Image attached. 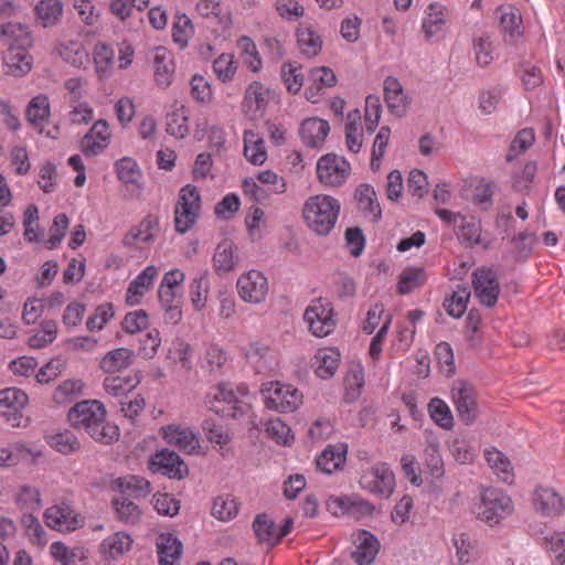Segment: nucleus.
Here are the masks:
<instances>
[{
    "instance_id": "obj_58",
    "label": "nucleus",
    "mask_w": 565,
    "mask_h": 565,
    "mask_svg": "<svg viewBox=\"0 0 565 565\" xmlns=\"http://www.w3.org/2000/svg\"><path fill=\"white\" fill-rule=\"evenodd\" d=\"M115 169L117 177L126 184H135L140 178V170L136 161L131 158L125 157L116 161Z\"/></svg>"
},
{
    "instance_id": "obj_52",
    "label": "nucleus",
    "mask_w": 565,
    "mask_h": 565,
    "mask_svg": "<svg viewBox=\"0 0 565 565\" xmlns=\"http://www.w3.org/2000/svg\"><path fill=\"white\" fill-rule=\"evenodd\" d=\"M49 445L55 449L56 451L63 455H71L81 449V443L77 437L65 430L63 433H57L49 438Z\"/></svg>"
},
{
    "instance_id": "obj_51",
    "label": "nucleus",
    "mask_w": 565,
    "mask_h": 565,
    "mask_svg": "<svg viewBox=\"0 0 565 565\" xmlns=\"http://www.w3.org/2000/svg\"><path fill=\"white\" fill-rule=\"evenodd\" d=\"M426 276L423 268H405L399 275L397 290L401 295L412 292L425 282Z\"/></svg>"
},
{
    "instance_id": "obj_24",
    "label": "nucleus",
    "mask_w": 565,
    "mask_h": 565,
    "mask_svg": "<svg viewBox=\"0 0 565 565\" xmlns=\"http://www.w3.org/2000/svg\"><path fill=\"white\" fill-rule=\"evenodd\" d=\"M213 268L218 275H224L236 268L239 257L233 242L224 239L217 244L212 258Z\"/></svg>"
},
{
    "instance_id": "obj_31",
    "label": "nucleus",
    "mask_w": 565,
    "mask_h": 565,
    "mask_svg": "<svg viewBox=\"0 0 565 565\" xmlns=\"http://www.w3.org/2000/svg\"><path fill=\"white\" fill-rule=\"evenodd\" d=\"M340 363V353L334 348L319 349L315 354L316 374L321 379L334 375Z\"/></svg>"
},
{
    "instance_id": "obj_61",
    "label": "nucleus",
    "mask_w": 565,
    "mask_h": 565,
    "mask_svg": "<svg viewBox=\"0 0 565 565\" xmlns=\"http://www.w3.org/2000/svg\"><path fill=\"white\" fill-rule=\"evenodd\" d=\"M504 93H505V87H503L501 85L480 92V94H479L480 110L486 115L492 114L497 109V106Z\"/></svg>"
},
{
    "instance_id": "obj_26",
    "label": "nucleus",
    "mask_w": 565,
    "mask_h": 565,
    "mask_svg": "<svg viewBox=\"0 0 565 565\" xmlns=\"http://www.w3.org/2000/svg\"><path fill=\"white\" fill-rule=\"evenodd\" d=\"M245 358L257 373L269 372L275 364V356L270 348L259 342H252L246 347Z\"/></svg>"
},
{
    "instance_id": "obj_8",
    "label": "nucleus",
    "mask_w": 565,
    "mask_h": 565,
    "mask_svg": "<svg viewBox=\"0 0 565 565\" xmlns=\"http://www.w3.org/2000/svg\"><path fill=\"white\" fill-rule=\"evenodd\" d=\"M359 483L370 493L388 498L394 491L395 477L387 463L379 462L363 471Z\"/></svg>"
},
{
    "instance_id": "obj_44",
    "label": "nucleus",
    "mask_w": 565,
    "mask_h": 565,
    "mask_svg": "<svg viewBox=\"0 0 565 565\" xmlns=\"http://www.w3.org/2000/svg\"><path fill=\"white\" fill-rule=\"evenodd\" d=\"M431 420L444 429H451L454 426V417L449 406L439 397H434L427 406Z\"/></svg>"
},
{
    "instance_id": "obj_62",
    "label": "nucleus",
    "mask_w": 565,
    "mask_h": 565,
    "mask_svg": "<svg viewBox=\"0 0 565 565\" xmlns=\"http://www.w3.org/2000/svg\"><path fill=\"white\" fill-rule=\"evenodd\" d=\"M244 104L248 110L257 111L266 106L265 89L259 82L249 84L245 92Z\"/></svg>"
},
{
    "instance_id": "obj_23",
    "label": "nucleus",
    "mask_w": 565,
    "mask_h": 565,
    "mask_svg": "<svg viewBox=\"0 0 565 565\" xmlns=\"http://www.w3.org/2000/svg\"><path fill=\"white\" fill-rule=\"evenodd\" d=\"M348 445L339 443L328 446L317 458V468L327 475H331L343 468L347 460Z\"/></svg>"
},
{
    "instance_id": "obj_63",
    "label": "nucleus",
    "mask_w": 565,
    "mask_h": 565,
    "mask_svg": "<svg viewBox=\"0 0 565 565\" xmlns=\"http://www.w3.org/2000/svg\"><path fill=\"white\" fill-rule=\"evenodd\" d=\"M338 505L348 513H359L370 515L374 511V507L366 500L359 497H343L335 500Z\"/></svg>"
},
{
    "instance_id": "obj_57",
    "label": "nucleus",
    "mask_w": 565,
    "mask_h": 565,
    "mask_svg": "<svg viewBox=\"0 0 565 565\" xmlns=\"http://www.w3.org/2000/svg\"><path fill=\"white\" fill-rule=\"evenodd\" d=\"M281 77L291 94H297L303 85V74L301 66L296 63H284L281 66Z\"/></svg>"
},
{
    "instance_id": "obj_55",
    "label": "nucleus",
    "mask_w": 565,
    "mask_h": 565,
    "mask_svg": "<svg viewBox=\"0 0 565 565\" xmlns=\"http://www.w3.org/2000/svg\"><path fill=\"white\" fill-rule=\"evenodd\" d=\"M253 529L255 535L260 543L276 544V525L266 514H258L254 522Z\"/></svg>"
},
{
    "instance_id": "obj_12",
    "label": "nucleus",
    "mask_w": 565,
    "mask_h": 565,
    "mask_svg": "<svg viewBox=\"0 0 565 565\" xmlns=\"http://www.w3.org/2000/svg\"><path fill=\"white\" fill-rule=\"evenodd\" d=\"M179 204L182 207L179 213V233H185L195 224L201 212V196L196 186H183L179 192Z\"/></svg>"
},
{
    "instance_id": "obj_40",
    "label": "nucleus",
    "mask_w": 565,
    "mask_h": 565,
    "mask_svg": "<svg viewBox=\"0 0 565 565\" xmlns=\"http://www.w3.org/2000/svg\"><path fill=\"white\" fill-rule=\"evenodd\" d=\"M244 156L253 164H263L267 159L263 139L253 131L244 134Z\"/></svg>"
},
{
    "instance_id": "obj_10",
    "label": "nucleus",
    "mask_w": 565,
    "mask_h": 565,
    "mask_svg": "<svg viewBox=\"0 0 565 565\" xmlns=\"http://www.w3.org/2000/svg\"><path fill=\"white\" fill-rule=\"evenodd\" d=\"M472 287L481 305L491 308L497 303L501 289L495 270L490 267L477 268L472 273Z\"/></svg>"
},
{
    "instance_id": "obj_20",
    "label": "nucleus",
    "mask_w": 565,
    "mask_h": 565,
    "mask_svg": "<svg viewBox=\"0 0 565 565\" xmlns=\"http://www.w3.org/2000/svg\"><path fill=\"white\" fill-rule=\"evenodd\" d=\"M384 100L388 110L397 116H405L409 106V100L404 93L402 84L397 78L388 76L384 81Z\"/></svg>"
},
{
    "instance_id": "obj_14",
    "label": "nucleus",
    "mask_w": 565,
    "mask_h": 565,
    "mask_svg": "<svg viewBox=\"0 0 565 565\" xmlns=\"http://www.w3.org/2000/svg\"><path fill=\"white\" fill-rule=\"evenodd\" d=\"M451 394L460 420L471 425L479 414L475 390L469 384L460 382L452 387Z\"/></svg>"
},
{
    "instance_id": "obj_3",
    "label": "nucleus",
    "mask_w": 565,
    "mask_h": 565,
    "mask_svg": "<svg viewBox=\"0 0 565 565\" xmlns=\"http://www.w3.org/2000/svg\"><path fill=\"white\" fill-rule=\"evenodd\" d=\"M340 209L339 200L319 194L305 202L302 214L307 226L316 234L324 236L334 227Z\"/></svg>"
},
{
    "instance_id": "obj_47",
    "label": "nucleus",
    "mask_w": 565,
    "mask_h": 565,
    "mask_svg": "<svg viewBox=\"0 0 565 565\" xmlns=\"http://www.w3.org/2000/svg\"><path fill=\"white\" fill-rule=\"evenodd\" d=\"M359 109H354L348 114L345 124V143L348 149L358 153L362 147V132L359 130L358 122L360 120Z\"/></svg>"
},
{
    "instance_id": "obj_6",
    "label": "nucleus",
    "mask_w": 565,
    "mask_h": 565,
    "mask_svg": "<svg viewBox=\"0 0 565 565\" xmlns=\"http://www.w3.org/2000/svg\"><path fill=\"white\" fill-rule=\"evenodd\" d=\"M265 406L280 413L294 412L302 403V394L292 385L270 383L262 390Z\"/></svg>"
},
{
    "instance_id": "obj_46",
    "label": "nucleus",
    "mask_w": 565,
    "mask_h": 565,
    "mask_svg": "<svg viewBox=\"0 0 565 565\" xmlns=\"http://www.w3.org/2000/svg\"><path fill=\"white\" fill-rule=\"evenodd\" d=\"M113 507L117 518L126 524H136L141 515L139 507L125 495L113 499Z\"/></svg>"
},
{
    "instance_id": "obj_60",
    "label": "nucleus",
    "mask_w": 565,
    "mask_h": 565,
    "mask_svg": "<svg viewBox=\"0 0 565 565\" xmlns=\"http://www.w3.org/2000/svg\"><path fill=\"white\" fill-rule=\"evenodd\" d=\"M382 114V105L380 97L375 95H369L365 99V129L369 134L374 132L379 126Z\"/></svg>"
},
{
    "instance_id": "obj_39",
    "label": "nucleus",
    "mask_w": 565,
    "mask_h": 565,
    "mask_svg": "<svg viewBox=\"0 0 565 565\" xmlns=\"http://www.w3.org/2000/svg\"><path fill=\"white\" fill-rule=\"evenodd\" d=\"M131 544L132 540L129 534L117 532L103 541L102 548L107 557L116 559L128 552Z\"/></svg>"
},
{
    "instance_id": "obj_16",
    "label": "nucleus",
    "mask_w": 565,
    "mask_h": 565,
    "mask_svg": "<svg viewBox=\"0 0 565 565\" xmlns=\"http://www.w3.org/2000/svg\"><path fill=\"white\" fill-rule=\"evenodd\" d=\"M44 520L49 527L61 532L74 531L79 525L77 515L66 503L47 508L44 512Z\"/></svg>"
},
{
    "instance_id": "obj_43",
    "label": "nucleus",
    "mask_w": 565,
    "mask_h": 565,
    "mask_svg": "<svg viewBox=\"0 0 565 565\" xmlns=\"http://www.w3.org/2000/svg\"><path fill=\"white\" fill-rule=\"evenodd\" d=\"M58 53L65 62L74 66H83L88 62V53L83 44L77 40L68 39L67 41L62 42L60 44Z\"/></svg>"
},
{
    "instance_id": "obj_19",
    "label": "nucleus",
    "mask_w": 565,
    "mask_h": 565,
    "mask_svg": "<svg viewBox=\"0 0 565 565\" xmlns=\"http://www.w3.org/2000/svg\"><path fill=\"white\" fill-rule=\"evenodd\" d=\"M309 82L305 95L309 102L315 104L319 102L324 88L333 87L337 84V76L331 68L320 66L310 71Z\"/></svg>"
},
{
    "instance_id": "obj_4",
    "label": "nucleus",
    "mask_w": 565,
    "mask_h": 565,
    "mask_svg": "<svg viewBox=\"0 0 565 565\" xmlns=\"http://www.w3.org/2000/svg\"><path fill=\"white\" fill-rule=\"evenodd\" d=\"M512 499L501 489L487 488L475 507L477 518L490 525L498 524L513 512Z\"/></svg>"
},
{
    "instance_id": "obj_49",
    "label": "nucleus",
    "mask_w": 565,
    "mask_h": 565,
    "mask_svg": "<svg viewBox=\"0 0 565 565\" xmlns=\"http://www.w3.org/2000/svg\"><path fill=\"white\" fill-rule=\"evenodd\" d=\"M543 547L554 554V565L565 564V532H550L542 537Z\"/></svg>"
},
{
    "instance_id": "obj_7",
    "label": "nucleus",
    "mask_w": 565,
    "mask_h": 565,
    "mask_svg": "<svg viewBox=\"0 0 565 565\" xmlns=\"http://www.w3.org/2000/svg\"><path fill=\"white\" fill-rule=\"evenodd\" d=\"M303 319L309 331L318 338L329 335L335 328L332 305L322 298L313 299L307 307Z\"/></svg>"
},
{
    "instance_id": "obj_64",
    "label": "nucleus",
    "mask_w": 565,
    "mask_h": 565,
    "mask_svg": "<svg viewBox=\"0 0 565 565\" xmlns=\"http://www.w3.org/2000/svg\"><path fill=\"white\" fill-rule=\"evenodd\" d=\"M266 431L278 444L290 445L294 439L291 429L280 418L269 419L266 424Z\"/></svg>"
},
{
    "instance_id": "obj_27",
    "label": "nucleus",
    "mask_w": 565,
    "mask_h": 565,
    "mask_svg": "<svg viewBox=\"0 0 565 565\" xmlns=\"http://www.w3.org/2000/svg\"><path fill=\"white\" fill-rule=\"evenodd\" d=\"M157 275L154 266L146 267L128 286L126 292V303L136 306L140 303L142 296L152 286L153 278Z\"/></svg>"
},
{
    "instance_id": "obj_30",
    "label": "nucleus",
    "mask_w": 565,
    "mask_h": 565,
    "mask_svg": "<svg viewBox=\"0 0 565 565\" xmlns=\"http://www.w3.org/2000/svg\"><path fill=\"white\" fill-rule=\"evenodd\" d=\"M449 21V10L439 2H433L427 7L426 18L423 21V29L426 35L443 32Z\"/></svg>"
},
{
    "instance_id": "obj_50",
    "label": "nucleus",
    "mask_w": 565,
    "mask_h": 565,
    "mask_svg": "<svg viewBox=\"0 0 565 565\" xmlns=\"http://www.w3.org/2000/svg\"><path fill=\"white\" fill-rule=\"evenodd\" d=\"M140 382V379L135 376H109L104 380V388L113 396L126 395L132 391Z\"/></svg>"
},
{
    "instance_id": "obj_53",
    "label": "nucleus",
    "mask_w": 565,
    "mask_h": 565,
    "mask_svg": "<svg viewBox=\"0 0 565 565\" xmlns=\"http://www.w3.org/2000/svg\"><path fill=\"white\" fill-rule=\"evenodd\" d=\"M475 60L478 65L488 66L497 55V46L491 38H476L473 40Z\"/></svg>"
},
{
    "instance_id": "obj_9",
    "label": "nucleus",
    "mask_w": 565,
    "mask_h": 565,
    "mask_svg": "<svg viewBox=\"0 0 565 565\" xmlns=\"http://www.w3.org/2000/svg\"><path fill=\"white\" fill-rule=\"evenodd\" d=\"M29 38H11L6 52L3 53V63L7 67L6 73L14 77L26 75L33 65V58L28 52L30 42L24 43Z\"/></svg>"
},
{
    "instance_id": "obj_41",
    "label": "nucleus",
    "mask_w": 565,
    "mask_h": 565,
    "mask_svg": "<svg viewBox=\"0 0 565 565\" xmlns=\"http://www.w3.org/2000/svg\"><path fill=\"white\" fill-rule=\"evenodd\" d=\"M157 226V220L147 216L139 225L131 228L122 238V244L126 247H135L137 242H150L153 237L152 230Z\"/></svg>"
},
{
    "instance_id": "obj_18",
    "label": "nucleus",
    "mask_w": 565,
    "mask_h": 565,
    "mask_svg": "<svg viewBox=\"0 0 565 565\" xmlns=\"http://www.w3.org/2000/svg\"><path fill=\"white\" fill-rule=\"evenodd\" d=\"M534 509L546 516H555L563 512V498L552 488L539 486L533 492Z\"/></svg>"
},
{
    "instance_id": "obj_59",
    "label": "nucleus",
    "mask_w": 565,
    "mask_h": 565,
    "mask_svg": "<svg viewBox=\"0 0 565 565\" xmlns=\"http://www.w3.org/2000/svg\"><path fill=\"white\" fill-rule=\"evenodd\" d=\"M535 137L534 132L531 129H523L518 132V135L512 140L509 152L507 154V161L511 162L516 157L526 151L534 142Z\"/></svg>"
},
{
    "instance_id": "obj_54",
    "label": "nucleus",
    "mask_w": 565,
    "mask_h": 565,
    "mask_svg": "<svg viewBox=\"0 0 565 565\" xmlns=\"http://www.w3.org/2000/svg\"><path fill=\"white\" fill-rule=\"evenodd\" d=\"M470 298V291L467 287H458L449 299H446L444 307L447 313L454 318H460L466 309Z\"/></svg>"
},
{
    "instance_id": "obj_42",
    "label": "nucleus",
    "mask_w": 565,
    "mask_h": 565,
    "mask_svg": "<svg viewBox=\"0 0 565 565\" xmlns=\"http://www.w3.org/2000/svg\"><path fill=\"white\" fill-rule=\"evenodd\" d=\"M196 10L202 17H213L225 30L231 25V13L223 7L220 0H200Z\"/></svg>"
},
{
    "instance_id": "obj_5",
    "label": "nucleus",
    "mask_w": 565,
    "mask_h": 565,
    "mask_svg": "<svg viewBox=\"0 0 565 565\" xmlns=\"http://www.w3.org/2000/svg\"><path fill=\"white\" fill-rule=\"evenodd\" d=\"M29 404V396L18 387H7L0 391V416L11 427H25L29 417L24 409Z\"/></svg>"
},
{
    "instance_id": "obj_11",
    "label": "nucleus",
    "mask_w": 565,
    "mask_h": 565,
    "mask_svg": "<svg viewBox=\"0 0 565 565\" xmlns=\"http://www.w3.org/2000/svg\"><path fill=\"white\" fill-rule=\"evenodd\" d=\"M350 164L335 154H326L318 160L317 175L320 182L329 186H339L347 180Z\"/></svg>"
},
{
    "instance_id": "obj_36",
    "label": "nucleus",
    "mask_w": 565,
    "mask_h": 565,
    "mask_svg": "<svg viewBox=\"0 0 565 565\" xmlns=\"http://www.w3.org/2000/svg\"><path fill=\"white\" fill-rule=\"evenodd\" d=\"M175 288H177V270L171 269L168 271L158 290V298L161 307L170 313V318H173L174 310V298H175Z\"/></svg>"
},
{
    "instance_id": "obj_29",
    "label": "nucleus",
    "mask_w": 565,
    "mask_h": 565,
    "mask_svg": "<svg viewBox=\"0 0 565 565\" xmlns=\"http://www.w3.org/2000/svg\"><path fill=\"white\" fill-rule=\"evenodd\" d=\"M135 360V352L127 348H118L109 351L99 363L105 373L114 374L127 369Z\"/></svg>"
},
{
    "instance_id": "obj_34",
    "label": "nucleus",
    "mask_w": 565,
    "mask_h": 565,
    "mask_svg": "<svg viewBox=\"0 0 565 565\" xmlns=\"http://www.w3.org/2000/svg\"><path fill=\"white\" fill-rule=\"evenodd\" d=\"M148 468L153 473H161L169 478L177 477V454L163 448L150 457Z\"/></svg>"
},
{
    "instance_id": "obj_38",
    "label": "nucleus",
    "mask_w": 565,
    "mask_h": 565,
    "mask_svg": "<svg viewBox=\"0 0 565 565\" xmlns=\"http://www.w3.org/2000/svg\"><path fill=\"white\" fill-rule=\"evenodd\" d=\"M159 565L177 563V536L172 533H160L156 540Z\"/></svg>"
},
{
    "instance_id": "obj_28",
    "label": "nucleus",
    "mask_w": 565,
    "mask_h": 565,
    "mask_svg": "<svg viewBox=\"0 0 565 565\" xmlns=\"http://www.w3.org/2000/svg\"><path fill=\"white\" fill-rule=\"evenodd\" d=\"M153 63L157 85L163 89L169 87L174 75V63L171 54L164 47H157Z\"/></svg>"
},
{
    "instance_id": "obj_45",
    "label": "nucleus",
    "mask_w": 565,
    "mask_h": 565,
    "mask_svg": "<svg viewBox=\"0 0 565 565\" xmlns=\"http://www.w3.org/2000/svg\"><path fill=\"white\" fill-rule=\"evenodd\" d=\"M34 11L44 26L54 25L63 14V3L61 0H41Z\"/></svg>"
},
{
    "instance_id": "obj_37",
    "label": "nucleus",
    "mask_w": 565,
    "mask_h": 565,
    "mask_svg": "<svg viewBox=\"0 0 565 565\" xmlns=\"http://www.w3.org/2000/svg\"><path fill=\"white\" fill-rule=\"evenodd\" d=\"M118 488L121 491V495H132L135 498L147 497L152 488L151 483L140 476H126L117 480Z\"/></svg>"
},
{
    "instance_id": "obj_56",
    "label": "nucleus",
    "mask_w": 565,
    "mask_h": 565,
    "mask_svg": "<svg viewBox=\"0 0 565 565\" xmlns=\"http://www.w3.org/2000/svg\"><path fill=\"white\" fill-rule=\"evenodd\" d=\"M56 333V322L54 320H44L41 322V331L30 337L28 344L32 349H42L55 340Z\"/></svg>"
},
{
    "instance_id": "obj_32",
    "label": "nucleus",
    "mask_w": 565,
    "mask_h": 565,
    "mask_svg": "<svg viewBox=\"0 0 565 565\" xmlns=\"http://www.w3.org/2000/svg\"><path fill=\"white\" fill-rule=\"evenodd\" d=\"M458 239L466 247H473L481 243V223L475 216H462L457 230H454Z\"/></svg>"
},
{
    "instance_id": "obj_33",
    "label": "nucleus",
    "mask_w": 565,
    "mask_h": 565,
    "mask_svg": "<svg viewBox=\"0 0 565 565\" xmlns=\"http://www.w3.org/2000/svg\"><path fill=\"white\" fill-rule=\"evenodd\" d=\"M484 457L490 468L501 481L505 483L513 481V468L509 458L503 452L497 448H490L486 449Z\"/></svg>"
},
{
    "instance_id": "obj_22",
    "label": "nucleus",
    "mask_w": 565,
    "mask_h": 565,
    "mask_svg": "<svg viewBox=\"0 0 565 565\" xmlns=\"http://www.w3.org/2000/svg\"><path fill=\"white\" fill-rule=\"evenodd\" d=\"M330 125L327 120L321 118H308L301 122L300 137L302 142L310 148H320L328 134Z\"/></svg>"
},
{
    "instance_id": "obj_21",
    "label": "nucleus",
    "mask_w": 565,
    "mask_h": 565,
    "mask_svg": "<svg viewBox=\"0 0 565 565\" xmlns=\"http://www.w3.org/2000/svg\"><path fill=\"white\" fill-rule=\"evenodd\" d=\"M356 548L352 552V558L358 565H370L379 553L380 543L369 531L362 530L354 535Z\"/></svg>"
},
{
    "instance_id": "obj_15",
    "label": "nucleus",
    "mask_w": 565,
    "mask_h": 565,
    "mask_svg": "<svg viewBox=\"0 0 565 565\" xmlns=\"http://www.w3.org/2000/svg\"><path fill=\"white\" fill-rule=\"evenodd\" d=\"M110 142V131L106 120L94 122L81 140V150L87 157H95L103 152Z\"/></svg>"
},
{
    "instance_id": "obj_2",
    "label": "nucleus",
    "mask_w": 565,
    "mask_h": 565,
    "mask_svg": "<svg viewBox=\"0 0 565 565\" xmlns=\"http://www.w3.org/2000/svg\"><path fill=\"white\" fill-rule=\"evenodd\" d=\"M248 394L247 386L222 382L213 387L205 396V405L210 411L223 417L236 418L248 411V403L244 397Z\"/></svg>"
},
{
    "instance_id": "obj_17",
    "label": "nucleus",
    "mask_w": 565,
    "mask_h": 565,
    "mask_svg": "<svg viewBox=\"0 0 565 565\" xmlns=\"http://www.w3.org/2000/svg\"><path fill=\"white\" fill-rule=\"evenodd\" d=\"M354 200L358 210L369 218L371 222L376 223L382 217V209L377 200L374 188L369 183L360 184L354 192Z\"/></svg>"
},
{
    "instance_id": "obj_1",
    "label": "nucleus",
    "mask_w": 565,
    "mask_h": 565,
    "mask_svg": "<svg viewBox=\"0 0 565 565\" xmlns=\"http://www.w3.org/2000/svg\"><path fill=\"white\" fill-rule=\"evenodd\" d=\"M68 420L75 429L86 431L103 445H111L119 438L117 425L106 420V409L98 401H82L68 411Z\"/></svg>"
},
{
    "instance_id": "obj_13",
    "label": "nucleus",
    "mask_w": 565,
    "mask_h": 565,
    "mask_svg": "<svg viewBox=\"0 0 565 565\" xmlns=\"http://www.w3.org/2000/svg\"><path fill=\"white\" fill-rule=\"evenodd\" d=\"M237 290L244 301L259 303L268 294L267 278L260 271L250 270L238 278Z\"/></svg>"
},
{
    "instance_id": "obj_35",
    "label": "nucleus",
    "mask_w": 565,
    "mask_h": 565,
    "mask_svg": "<svg viewBox=\"0 0 565 565\" xmlns=\"http://www.w3.org/2000/svg\"><path fill=\"white\" fill-rule=\"evenodd\" d=\"M239 503L232 494L217 495L212 503L211 514L222 522H228L236 518Z\"/></svg>"
},
{
    "instance_id": "obj_48",
    "label": "nucleus",
    "mask_w": 565,
    "mask_h": 565,
    "mask_svg": "<svg viewBox=\"0 0 565 565\" xmlns=\"http://www.w3.org/2000/svg\"><path fill=\"white\" fill-rule=\"evenodd\" d=\"M500 14V25L509 35H522V17L518 9L508 6L498 8Z\"/></svg>"
},
{
    "instance_id": "obj_25",
    "label": "nucleus",
    "mask_w": 565,
    "mask_h": 565,
    "mask_svg": "<svg viewBox=\"0 0 565 565\" xmlns=\"http://www.w3.org/2000/svg\"><path fill=\"white\" fill-rule=\"evenodd\" d=\"M50 115V102L45 95L33 97L25 109L28 122L40 134L44 132V124L49 121Z\"/></svg>"
}]
</instances>
